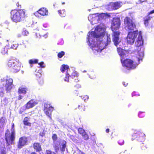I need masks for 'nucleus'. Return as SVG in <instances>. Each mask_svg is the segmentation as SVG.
<instances>
[{"instance_id": "obj_1", "label": "nucleus", "mask_w": 154, "mask_h": 154, "mask_svg": "<svg viewBox=\"0 0 154 154\" xmlns=\"http://www.w3.org/2000/svg\"><path fill=\"white\" fill-rule=\"evenodd\" d=\"M105 29L99 26L94 31L89 32L87 38V42L95 54L100 53L111 41L110 35H105Z\"/></svg>"}, {"instance_id": "obj_2", "label": "nucleus", "mask_w": 154, "mask_h": 154, "mask_svg": "<svg viewBox=\"0 0 154 154\" xmlns=\"http://www.w3.org/2000/svg\"><path fill=\"white\" fill-rule=\"evenodd\" d=\"M140 50L137 52L136 54L137 58L138 61V63L133 60L126 59L124 60L125 57L128 55L129 53L128 50L124 47V49L121 48H118V53L121 57V60L122 65L125 66L128 69H134L136 68L137 66L139 64V61L142 60L144 55V49L141 47Z\"/></svg>"}, {"instance_id": "obj_3", "label": "nucleus", "mask_w": 154, "mask_h": 154, "mask_svg": "<svg viewBox=\"0 0 154 154\" xmlns=\"http://www.w3.org/2000/svg\"><path fill=\"white\" fill-rule=\"evenodd\" d=\"M11 18L14 22L17 23L24 19L25 17V12L23 10H13L11 13Z\"/></svg>"}, {"instance_id": "obj_4", "label": "nucleus", "mask_w": 154, "mask_h": 154, "mask_svg": "<svg viewBox=\"0 0 154 154\" xmlns=\"http://www.w3.org/2000/svg\"><path fill=\"white\" fill-rule=\"evenodd\" d=\"M15 131L14 128V124L12 123L11 129V133L7 130L5 134V138L7 144H12L14 143L15 139Z\"/></svg>"}, {"instance_id": "obj_5", "label": "nucleus", "mask_w": 154, "mask_h": 154, "mask_svg": "<svg viewBox=\"0 0 154 154\" xmlns=\"http://www.w3.org/2000/svg\"><path fill=\"white\" fill-rule=\"evenodd\" d=\"M20 63L19 62L18 60H10L8 63V66L11 67L12 71L14 72H17L20 70Z\"/></svg>"}, {"instance_id": "obj_6", "label": "nucleus", "mask_w": 154, "mask_h": 154, "mask_svg": "<svg viewBox=\"0 0 154 154\" xmlns=\"http://www.w3.org/2000/svg\"><path fill=\"white\" fill-rule=\"evenodd\" d=\"M113 33L112 35L113 41L115 45L118 48L120 47L121 48L124 49L125 47H122L121 45V43L119 40V35H120V32L119 31H113Z\"/></svg>"}, {"instance_id": "obj_7", "label": "nucleus", "mask_w": 154, "mask_h": 154, "mask_svg": "<svg viewBox=\"0 0 154 154\" xmlns=\"http://www.w3.org/2000/svg\"><path fill=\"white\" fill-rule=\"evenodd\" d=\"M125 29L126 30H133L135 25L132 20L129 17H126L124 19Z\"/></svg>"}, {"instance_id": "obj_8", "label": "nucleus", "mask_w": 154, "mask_h": 154, "mask_svg": "<svg viewBox=\"0 0 154 154\" xmlns=\"http://www.w3.org/2000/svg\"><path fill=\"white\" fill-rule=\"evenodd\" d=\"M138 34V31H135L133 32H129L127 37L128 43L130 45L133 44Z\"/></svg>"}, {"instance_id": "obj_9", "label": "nucleus", "mask_w": 154, "mask_h": 154, "mask_svg": "<svg viewBox=\"0 0 154 154\" xmlns=\"http://www.w3.org/2000/svg\"><path fill=\"white\" fill-rule=\"evenodd\" d=\"M132 136L133 137L132 140L134 138L139 142H142L144 140L146 135L142 132L135 131L132 134Z\"/></svg>"}, {"instance_id": "obj_10", "label": "nucleus", "mask_w": 154, "mask_h": 154, "mask_svg": "<svg viewBox=\"0 0 154 154\" xmlns=\"http://www.w3.org/2000/svg\"><path fill=\"white\" fill-rule=\"evenodd\" d=\"M53 110V108L49 104H45L44 106V111L47 116L51 119V113Z\"/></svg>"}, {"instance_id": "obj_11", "label": "nucleus", "mask_w": 154, "mask_h": 154, "mask_svg": "<svg viewBox=\"0 0 154 154\" xmlns=\"http://www.w3.org/2000/svg\"><path fill=\"white\" fill-rule=\"evenodd\" d=\"M120 24L119 18H115L113 19L111 28L112 31L119 29Z\"/></svg>"}, {"instance_id": "obj_12", "label": "nucleus", "mask_w": 154, "mask_h": 154, "mask_svg": "<svg viewBox=\"0 0 154 154\" xmlns=\"http://www.w3.org/2000/svg\"><path fill=\"white\" fill-rule=\"evenodd\" d=\"M61 71L63 73H65V78L64 81L67 82H69V75L68 74L69 66L67 65H63L61 67Z\"/></svg>"}, {"instance_id": "obj_13", "label": "nucleus", "mask_w": 154, "mask_h": 154, "mask_svg": "<svg viewBox=\"0 0 154 154\" xmlns=\"http://www.w3.org/2000/svg\"><path fill=\"white\" fill-rule=\"evenodd\" d=\"M13 80L12 79L7 77L6 78V84L5 87L7 91H10L12 88L13 85Z\"/></svg>"}, {"instance_id": "obj_14", "label": "nucleus", "mask_w": 154, "mask_h": 154, "mask_svg": "<svg viewBox=\"0 0 154 154\" xmlns=\"http://www.w3.org/2000/svg\"><path fill=\"white\" fill-rule=\"evenodd\" d=\"M143 44V41L141 32H139L137 41L135 42V45L138 47L142 46Z\"/></svg>"}, {"instance_id": "obj_15", "label": "nucleus", "mask_w": 154, "mask_h": 154, "mask_svg": "<svg viewBox=\"0 0 154 154\" xmlns=\"http://www.w3.org/2000/svg\"><path fill=\"white\" fill-rule=\"evenodd\" d=\"M37 103L38 102L37 100H31L26 104V109H29L32 108L37 104Z\"/></svg>"}, {"instance_id": "obj_16", "label": "nucleus", "mask_w": 154, "mask_h": 154, "mask_svg": "<svg viewBox=\"0 0 154 154\" xmlns=\"http://www.w3.org/2000/svg\"><path fill=\"white\" fill-rule=\"evenodd\" d=\"M96 17L97 14L90 15L88 16V20L91 22V23L92 24L97 23V20Z\"/></svg>"}, {"instance_id": "obj_17", "label": "nucleus", "mask_w": 154, "mask_h": 154, "mask_svg": "<svg viewBox=\"0 0 154 154\" xmlns=\"http://www.w3.org/2000/svg\"><path fill=\"white\" fill-rule=\"evenodd\" d=\"M38 14L42 16L47 15L48 14V11L46 8H42L38 11L37 13H35V15L37 16V14Z\"/></svg>"}, {"instance_id": "obj_18", "label": "nucleus", "mask_w": 154, "mask_h": 154, "mask_svg": "<svg viewBox=\"0 0 154 154\" xmlns=\"http://www.w3.org/2000/svg\"><path fill=\"white\" fill-rule=\"evenodd\" d=\"M106 14L104 13H102L99 15L97 14L96 18L97 19V23L99 22V21L105 20L106 18Z\"/></svg>"}, {"instance_id": "obj_19", "label": "nucleus", "mask_w": 154, "mask_h": 154, "mask_svg": "<svg viewBox=\"0 0 154 154\" xmlns=\"http://www.w3.org/2000/svg\"><path fill=\"white\" fill-rule=\"evenodd\" d=\"M8 45L9 46V49L11 48L14 50L17 49L18 46V44L15 43L14 41H13L12 42L11 41L8 42Z\"/></svg>"}, {"instance_id": "obj_20", "label": "nucleus", "mask_w": 154, "mask_h": 154, "mask_svg": "<svg viewBox=\"0 0 154 154\" xmlns=\"http://www.w3.org/2000/svg\"><path fill=\"white\" fill-rule=\"evenodd\" d=\"M121 3L117 2L111 3V5L113 7V9L116 10L118 9L121 6Z\"/></svg>"}, {"instance_id": "obj_21", "label": "nucleus", "mask_w": 154, "mask_h": 154, "mask_svg": "<svg viewBox=\"0 0 154 154\" xmlns=\"http://www.w3.org/2000/svg\"><path fill=\"white\" fill-rule=\"evenodd\" d=\"M27 141V138L25 137H22L19 139V144H25Z\"/></svg>"}, {"instance_id": "obj_22", "label": "nucleus", "mask_w": 154, "mask_h": 154, "mask_svg": "<svg viewBox=\"0 0 154 154\" xmlns=\"http://www.w3.org/2000/svg\"><path fill=\"white\" fill-rule=\"evenodd\" d=\"M27 91V89L25 87H20L18 89L19 94H25Z\"/></svg>"}, {"instance_id": "obj_23", "label": "nucleus", "mask_w": 154, "mask_h": 154, "mask_svg": "<svg viewBox=\"0 0 154 154\" xmlns=\"http://www.w3.org/2000/svg\"><path fill=\"white\" fill-rule=\"evenodd\" d=\"M9 49V46L8 45H6L5 48L2 50L1 51L3 55L8 54V50Z\"/></svg>"}, {"instance_id": "obj_24", "label": "nucleus", "mask_w": 154, "mask_h": 154, "mask_svg": "<svg viewBox=\"0 0 154 154\" xmlns=\"http://www.w3.org/2000/svg\"><path fill=\"white\" fill-rule=\"evenodd\" d=\"M5 123V118L2 117L0 119V129H3L4 128V125Z\"/></svg>"}, {"instance_id": "obj_25", "label": "nucleus", "mask_w": 154, "mask_h": 154, "mask_svg": "<svg viewBox=\"0 0 154 154\" xmlns=\"http://www.w3.org/2000/svg\"><path fill=\"white\" fill-rule=\"evenodd\" d=\"M33 148L36 152H40L42 150L40 145H33Z\"/></svg>"}, {"instance_id": "obj_26", "label": "nucleus", "mask_w": 154, "mask_h": 154, "mask_svg": "<svg viewBox=\"0 0 154 154\" xmlns=\"http://www.w3.org/2000/svg\"><path fill=\"white\" fill-rule=\"evenodd\" d=\"M28 118L27 117H25L23 120V122L25 125L30 126L31 124L28 122Z\"/></svg>"}, {"instance_id": "obj_27", "label": "nucleus", "mask_w": 154, "mask_h": 154, "mask_svg": "<svg viewBox=\"0 0 154 154\" xmlns=\"http://www.w3.org/2000/svg\"><path fill=\"white\" fill-rule=\"evenodd\" d=\"M58 12L60 15L62 17H64L66 15L65 11V10H59Z\"/></svg>"}, {"instance_id": "obj_28", "label": "nucleus", "mask_w": 154, "mask_h": 154, "mask_svg": "<svg viewBox=\"0 0 154 154\" xmlns=\"http://www.w3.org/2000/svg\"><path fill=\"white\" fill-rule=\"evenodd\" d=\"M79 75L77 72L76 71H75L73 72L70 77H72V78L74 79L75 78H77Z\"/></svg>"}, {"instance_id": "obj_29", "label": "nucleus", "mask_w": 154, "mask_h": 154, "mask_svg": "<svg viewBox=\"0 0 154 154\" xmlns=\"http://www.w3.org/2000/svg\"><path fill=\"white\" fill-rule=\"evenodd\" d=\"M38 72H37V70H36L35 72L36 73H35V75L37 78H38L39 79H40L42 76V75L41 74L42 70L40 69L39 70H38Z\"/></svg>"}, {"instance_id": "obj_30", "label": "nucleus", "mask_w": 154, "mask_h": 154, "mask_svg": "<svg viewBox=\"0 0 154 154\" xmlns=\"http://www.w3.org/2000/svg\"><path fill=\"white\" fill-rule=\"evenodd\" d=\"M0 154H6V148L5 147L1 148Z\"/></svg>"}, {"instance_id": "obj_31", "label": "nucleus", "mask_w": 154, "mask_h": 154, "mask_svg": "<svg viewBox=\"0 0 154 154\" xmlns=\"http://www.w3.org/2000/svg\"><path fill=\"white\" fill-rule=\"evenodd\" d=\"M38 61L37 59H31L29 60V62L30 64H32L37 63Z\"/></svg>"}, {"instance_id": "obj_32", "label": "nucleus", "mask_w": 154, "mask_h": 154, "mask_svg": "<svg viewBox=\"0 0 154 154\" xmlns=\"http://www.w3.org/2000/svg\"><path fill=\"white\" fill-rule=\"evenodd\" d=\"M82 99H84V101L85 102H86L89 99V97L88 95H85L83 96H80Z\"/></svg>"}, {"instance_id": "obj_33", "label": "nucleus", "mask_w": 154, "mask_h": 154, "mask_svg": "<svg viewBox=\"0 0 154 154\" xmlns=\"http://www.w3.org/2000/svg\"><path fill=\"white\" fill-rule=\"evenodd\" d=\"M82 135L83 137V138L85 140H87L89 138V137L86 132L85 133H84Z\"/></svg>"}, {"instance_id": "obj_34", "label": "nucleus", "mask_w": 154, "mask_h": 154, "mask_svg": "<svg viewBox=\"0 0 154 154\" xmlns=\"http://www.w3.org/2000/svg\"><path fill=\"white\" fill-rule=\"evenodd\" d=\"M138 116L140 118H143L145 116L144 112H139L138 114Z\"/></svg>"}, {"instance_id": "obj_35", "label": "nucleus", "mask_w": 154, "mask_h": 154, "mask_svg": "<svg viewBox=\"0 0 154 154\" xmlns=\"http://www.w3.org/2000/svg\"><path fill=\"white\" fill-rule=\"evenodd\" d=\"M78 131L79 133L82 135L83 134H84V133H85V130L81 128H79L78 129Z\"/></svg>"}, {"instance_id": "obj_36", "label": "nucleus", "mask_w": 154, "mask_h": 154, "mask_svg": "<svg viewBox=\"0 0 154 154\" xmlns=\"http://www.w3.org/2000/svg\"><path fill=\"white\" fill-rule=\"evenodd\" d=\"M65 54V52L62 51L60 52L58 54V56L59 58H61Z\"/></svg>"}, {"instance_id": "obj_37", "label": "nucleus", "mask_w": 154, "mask_h": 154, "mask_svg": "<svg viewBox=\"0 0 154 154\" xmlns=\"http://www.w3.org/2000/svg\"><path fill=\"white\" fill-rule=\"evenodd\" d=\"M52 138L54 141L55 142L57 140V136L56 134H53L52 136Z\"/></svg>"}, {"instance_id": "obj_38", "label": "nucleus", "mask_w": 154, "mask_h": 154, "mask_svg": "<svg viewBox=\"0 0 154 154\" xmlns=\"http://www.w3.org/2000/svg\"><path fill=\"white\" fill-rule=\"evenodd\" d=\"M4 94V89L2 88H0V97H3Z\"/></svg>"}, {"instance_id": "obj_39", "label": "nucleus", "mask_w": 154, "mask_h": 154, "mask_svg": "<svg viewBox=\"0 0 154 154\" xmlns=\"http://www.w3.org/2000/svg\"><path fill=\"white\" fill-rule=\"evenodd\" d=\"M38 64L40 66V67L42 68H44L45 66L43 62L38 63Z\"/></svg>"}, {"instance_id": "obj_40", "label": "nucleus", "mask_w": 154, "mask_h": 154, "mask_svg": "<svg viewBox=\"0 0 154 154\" xmlns=\"http://www.w3.org/2000/svg\"><path fill=\"white\" fill-rule=\"evenodd\" d=\"M22 34L25 36H27L29 34V32L26 30H24L22 32Z\"/></svg>"}, {"instance_id": "obj_41", "label": "nucleus", "mask_w": 154, "mask_h": 154, "mask_svg": "<svg viewBox=\"0 0 154 154\" xmlns=\"http://www.w3.org/2000/svg\"><path fill=\"white\" fill-rule=\"evenodd\" d=\"M46 154H56L55 152L49 150H46Z\"/></svg>"}, {"instance_id": "obj_42", "label": "nucleus", "mask_w": 154, "mask_h": 154, "mask_svg": "<svg viewBox=\"0 0 154 154\" xmlns=\"http://www.w3.org/2000/svg\"><path fill=\"white\" fill-rule=\"evenodd\" d=\"M66 141L63 140H60V144H66Z\"/></svg>"}, {"instance_id": "obj_43", "label": "nucleus", "mask_w": 154, "mask_h": 154, "mask_svg": "<svg viewBox=\"0 0 154 154\" xmlns=\"http://www.w3.org/2000/svg\"><path fill=\"white\" fill-rule=\"evenodd\" d=\"M60 42H58L57 44L58 45H63L64 43V41L63 39H61L60 40Z\"/></svg>"}, {"instance_id": "obj_44", "label": "nucleus", "mask_w": 154, "mask_h": 154, "mask_svg": "<svg viewBox=\"0 0 154 154\" xmlns=\"http://www.w3.org/2000/svg\"><path fill=\"white\" fill-rule=\"evenodd\" d=\"M150 17L149 16H147L144 18V20H146V21H149L150 20Z\"/></svg>"}, {"instance_id": "obj_45", "label": "nucleus", "mask_w": 154, "mask_h": 154, "mask_svg": "<svg viewBox=\"0 0 154 154\" xmlns=\"http://www.w3.org/2000/svg\"><path fill=\"white\" fill-rule=\"evenodd\" d=\"M74 136H73L72 135L70 137L71 139H72L73 141H74L75 142H76L77 141L75 139H74Z\"/></svg>"}, {"instance_id": "obj_46", "label": "nucleus", "mask_w": 154, "mask_h": 154, "mask_svg": "<svg viewBox=\"0 0 154 154\" xmlns=\"http://www.w3.org/2000/svg\"><path fill=\"white\" fill-rule=\"evenodd\" d=\"M148 21L144 20V24L146 26L148 25Z\"/></svg>"}, {"instance_id": "obj_47", "label": "nucleus", "mask_w": 154, "mask_h": 154, "mask_svg": "<svg viewBox=\"0 0 154 154\" xmlns=\"http://www.w3.org/2000/svg\"><path fill=\"white\" fill-rule=\"evenodd\" d=\"M153 13H154V9L151 11H150L149 13L148 14L149 15H150V14H152Z\"/></svg>"}, {"instance_id": "obj_48", "label": "nucleus", "mask_w": 154, "mask_h": 154, "mask_svg": "<svg viewBox=\"0 0 154 154\" xmlns=\"http://www.w3.org/2000/svg\"><path fill=\"white\" fill-rule=\"evenodd\" d=\"M63 146L62 148V150L63 151H64L65 149V148L66 147V145H62Z\"/></svg>"}, {"instance_id": "obj_49", "label": "nucleus", "mask_w": 154, "mask_h": 154, "mask_svg": "<svg viewBox=\"0 0 154 154\" xmlns=\"http://www.w3.org/2000/svg\"><path fill=\"white\" fill-rule=\"evenodd\" d=\"M75 86L76 87L78 88H80L81 87V86L79 84H77Z\"/></svg>"}, {"instance_id": "obj_50", "label": "nucleus", "mask_w": 154, "mask_h": 154, "mask_svg": "<svg viewBox=\"0 0 154 154\" xmlns=\"http://www.w3.org/2000/svg\"><path fill=\"white\" fill-rule=\"evenodd\" d=\"M23 97L20 95L19 96L18 99L19 100H20Z\"/></svg>"}, {"instance_id": "obj_51", "label": "nucleus", "mask_w": 154, "mask_h": 154, "mask_svg": "<svg viewBox=\"0 0 154 154\" xmlns=\"http://www.w3.org/2000/svg\"><path fill=\"white\" fill-rule=\"evenodd\" d=\"M77 78H74L75 79V81L76 82H77L79 81V80L78 79H76Z\"/></svg>"}, {"instance_id": "obj_52", "label": "nucleus", "mask_w": 154, "mask_h": 154, "mask_svg": "<svg viewBox=\"0 0 154 154\" xmlns=\"http://www.w3.org/2000/svg\"><path fill=\"white\" fill-rule=\"evenodd\" d=\"M43 83V81L42 79H41L40 82H39V83L41 84H42Z\"/></svg>"}, {"instance_id": "obj_53", "label": "nucleus", "mask_w": 154, "mask_h": 154, "mask_svg": "<svg viewBox=\"0 0 154 154\" xmlns=\"http://www.w3.org/2000/svg\"><path fill=\"white\" fill-rule=\"evenodd\" d=\"M43 36L45 38H46L48 37V34L47 33L45 35H44Z\"/></svg>"}, {"instance_id": "obj_54", "label": "nucleus", "mask_w": 154, "mask_h": 154, "mask_svg": "<svg viewBox=\"0 0 154 154\" xmlns=\"http://www.w3.org/2000/svg\"><path fill=\"white\" fill-rule=\"evenodd\" d=\"M17 37H18V38H20L21 37V35L20 34H18L17 35Z\"/></svg>"}, {"instance_id": "obj_55", "label": "nucleus", "mask_w": 154, "mask_h": 154, "mask_svg": "<svg viewBox=\"0 0 154 154\" xmlns=\"http://www.w3.org/2000/svg\"><path fill=\"white\" fill-rule=\"evenodd\" d=\"M43 27H44V28H47L48 27V26L46 24H43Z\"/></svg>"}, {"instance_id": "obj_56", "label": "nucleus", "mask_w": 154, "mask_h": 154, "mask_svg": "<svg viewBox=\"0 0 154 154\" xmlns=\"http://www.w3.org/2000/svg\"><path fill=\"white\" fill-rule=\"evenodd\" d=\"M125 83V82H123V85H124L125 86H126L128 85V83H127L126 84Z\"/></svg>"}, {"instance_id": "obj_57", "label": "nucleus", "mask_w": 154, "mask_h": 154, "mask_svg": "<svg viewBox=\"0 0 154 154\" xmlns=\"http://www.w3.org/2000/svg\"><path fill=\"white\" fill-rule=\"evenodd\" d=\"M109 131V129H107L106 130V133H108Z\"/></svg>"}, {"instance_id": "obj_58", "label": "nucleus", "mask_w": 154, "mask_h": 154, "mask_svg": "<svg viewBox=\"0 0 154 154\" xmlns=\"http://www.w3.org/2000/svg\"><path fill=\"white\" fill-rule=\"evenodd\" d=\"M82 109L83 111H85V106L83 107Z\"/></svg>"}, {"instance_id": "obj_59", "label": "nucleus", "mask_w": 154, "mask_h": 154, "mask_svg": "<svg viewBox=\"0 0 154 154\" xmlns=\"http://www.w3.org/2000/svg\"><path fill=\"white\" fill-rule=\"evenodd\" d=\"M78 108L79 109H81V108H82V106H80V105H79L78 106Z\"/></svg>"}, {"instance_id": "obj_60", "label": "nucleus", "mask_w": 154, "mask_h": 154, "mask_svg": "<svg viewBox=\"0 0 154 154\" xmlns=\"http://www.w3.org/2000/svg\"><path fill=\"white\" fill-rule=\"evenodd\" d=\"M31 154H36L35 152H32Z\"/></svg>"}, {"instance_id": "obj_61", "label": "nucleus", "mask_w": 154, "mask_h": 154, "mask_svg": "<svg viewBox=\"0 0 154 154\" xmlns=\"http://www.w3.org/2000/svg\"><path fill=\"white\" fill-rule=\"evenodd\" d=\"M90 78L91 79H94L95 78V77H93H93H91V76H90Z\"/></svg>"}, {"instance_id": "obj_62", "label": "nucleus", "mask_w": 154, "mask_h": 154, "mask_svg": "<svg viewBox=\"0 0 154 154\" xmlns=\"http://www.w3.org/2000/svg\"><path fill=\"white\" fill-rule=\"evenodd\" d=\"M24 145H18L19 146H18V148H20V147L19 146H23Z\"/></svg>"}, {"instance_id": "obj_63", "label": "nucleus", "mask_w": 154, "mask_h": 154, "mask_svg": "<svg viewBox=\"0 0 154 154\" xmlns=\"http://www.w3.org/2000/svg\"><path fill=\"white\" fill-rule=\"evenodd\" d=\"M19 113L20 114H21V113H22V112H21V111H20V112H19Z\"/></svg>"}, {"instance_id": "obj_64", "label": "nucleus", "mask_w": 154, "mask_h": 154, "mask_svg": "<svg viewBox=\"0 0 154 154\" xmlns=\"http://www.w3.org/2000/svg\"><path fill=\"white\" fill-rule=\"evenodd\" d=\"M83 72H86V71H85V70H84V71H83Z\"/></svg>"}]
</instances>
